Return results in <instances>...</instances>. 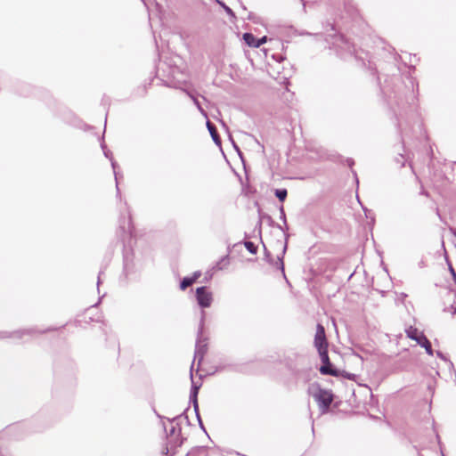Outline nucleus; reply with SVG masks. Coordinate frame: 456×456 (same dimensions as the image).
<instances>
[{"instance_id":"obj_1","label":"nucleus","mask_w":456,"mask_h":456,"mask_svg":"<svg viewBox=\"0 0 456 456\" xmlns=\"http://www.w3.org/2000/svg\"><path fill=\"white\" fill-rule=\"evenodd\" d=\"M314 346L318 350L322 366L320 368V372L324 375L338 376V371L334 369L330 362L328 355V342L325 335L324 327L321 324L317 325L316 333L314 336Z\"/></svg>"},{"instance_id":"obj_3","label":"nucleus","mask_w":456,"mask_h":456,"mask_svg":"<svg viewBox=\"0 0 456 456\" xmlns=\"http://www.w3.org/2000/svg\"><path fill=\"white\" fill-rule=\"evenodd\" d=\"M405 333L409 338L416 341L418 345L425 348L426 353L428 355L432 356L434 354L431 343L422 331L419 330L415 327L410 326L405 330Z\"/></svg>"},{"instance_id":"obj_10","label":"nucleus","mask_w":456,"mask_h":456,"mask_svg":"<svg viewBox=\"0 0 456 456\" xmlns=\"http://www.w3.org/2000/svg\"><path fill=\"white\" fill-rule=\"evenodd\" d=\"M287 194L288 192L286 189L275 190V195L281 201H284L286 200Z\"/></svg>"},{"instance_id":"obj_9","label":"nucleus","mask_w":456,"mask_h":456,"mask_svg":"<svg viewBox=\"0 0 456 456\" xmlns=\"http://www.w3.org/2000/svg\"><path fill=\"white\" fill-rule=\"evenodd\" d=\"M198 389H199V387H197L192 382V387H191V399L193 401L195 409L198 407V404H197Z\"/></svg>"},{"instance_id":"obj_14","label":"nucleus","mask_w":456,"mask_h":456,"mask_svg":"<svg viewBox=\"0 0 456 456\" xmlns=\"http://www.w3.org/2000/svg\"><path fill=\"white\" fill-rule=\"evenodd\" d=\"M197 452H198L199 456H206L209 451L204 447H201V448H199Z\"/></svg>"},{"instance_id":"obj_4","label":"nucleus","mask_w":456,"mask_h":456,"mask_svg":"<svg viewBox=\"0 0 456 456\" xmlns=\"http://www.w3.org/2000/svg\"><path fill=\"white\" fill-rule=\"evenodd\" d=\"M195 297L198 305L201 308H208L213 303V293L207 287H200L196 289Z\"/></svg>"},{"instance_id":"obj_23","label":"nucleus","mask_w":456,"mask_h":456,"mask_svg":"<svg viewBox=\"0 0 456 456\" xmlns=\"http://www.w3.org/2000/svg\"><path fill=\"white\" fill-rule=\"evenodd\" d=\"M175 427H172V428H171V434H175Z\"/></svg>"},{"instance_id":"obj_24","label":"nucleus","mask_w":456,"mask_h":456,"mask_svg":"<svg viewBox=\"0 0 456 456\" xmlns=\"http://www.w3.org/2000/svg\"><path fill=\"white\" fill-rule=\"evenodd\" d=\"M104 155H105L107 158H110V156H109V152H108V151H104Z\"/></svg>"},{"instance_id":"obj_13","label":"nucleus","mask_w":456,"mask_h":456,"mask_svg":"<svg viewBox=\"0 0 456 456\" xmlns=\"http://www.w3.org/2000/svg\"><path fill=\"white\" fill-rule=\"evenodd\" d=\"M228 265V259L226 257H224L221 259L219 263H217L216 268L218 270H222L224 266H226Z\"/></svg>"},{"instance_id":"obj_17","label":"nucleus","mask_w":456,"mask_h":456,"mask_svg":"<svg viewBox=\"0 0 456 456\" xmlns=\"http://www.w3.org/2000/svg\"><path fill=\"white\" fill-rule=\"evenodd\" d=\"M111 165H112V167L114 169L115 179H116V181H118V175H117V173H116V163L113 160H111Z\"/></svg>"},{"instance_id":"obj_2","label":"nucleus","mask_w":456,"mask_h":456,"mask_svg":"<svg viewBox=\"0 0 456 456\" xmlns=\"http://www.w3.org/2000/svg\"><path fill=\"white\" fill-rule=\"evenodd\" d=\"M309 394L317 402L322 413L327 412L333 401V395L330 390L323 389L317 384L309 387Z\"/></svg>"},{"instance_id":"obj_22","label":"nucleus","mask_w":456,"mask_h":456,"mask_svg":"<svg viewBox=\"0 0 456 456\" xmlns=\"http://www.w3.org/2000/svg\"><path fill=\"white\" fill-rule=\"evenodd\" d=\"M281 214L282 217L284 218L285 217V214H284L283 208H281Z\"/></svg>"},{"instance_id":"obj_15","label":"nucleus","mask_w":456,"mask_h":456,"mask_svg":"<svg viewBox=\"0 0 456 456\" xmlns=\"http://www.w3.org/2000/svg\"><path fill=\"white\" fill-rule=\"evenodd\" d=\"M266 41H267V37H263L257 39V44H259V46H260L263 44H265Z\"/></svg>"},{"instance_id":"obj_20","label":"nucleus","mask_w":456,"mask_h":456,"mask_svg":"<svg viewBox=\"0 0 456 456\" xmlns=\"http://www.w3.org/2000/svg\"><path fill=\"white\" fill-rule=\"evenodd\" d=\"M224 8H225V11L227 12V13H229V14L232 13V10L229 7L224 6Z\"/></svg>"},{"instance_id":"obj_5","label":"nucleus","mask_w":456,"mask_h":456,"mask_svg":"<svg viewBox=\"0 0 456 456\" xmlns=\"http://www.w3.org/2000/svg\"><path fill=\"white\" fill-rule=\"evenodd\" d=\"M243 39L248 46L259 47V44H257V38H256L251 33H245L243 35Z\"/></svg>"},{"instance_id":"obj_7","label":"nucleus","mask_w":456,"mask_h":456,"mask_svg":"<svg viewBox=\"0 0 456 456\" xmlns=\"http://www.w3.org/2000/svg\"><path fill=\"white\" fill-rule=\"evenodd\" d=\"M207 127L212 136V139L214 140V142L216 143H220V140H219V137L217 135V133H216V127L213 124H211L209 121L207 122Z\"/></svg>"},{"instance_id":"obj_11","label":"nucleus","mask_w":456,"mask_h":456,"mask_svg":"<svg viewBox=\"0 0 456 456\" xmlns=\"http://www.w3.org/2000/svg\"><path fill=\"white\" fill-rule=\"evenodd\" d=\"M189 96L192 99L194 104L197 106L198 110L200 111V113L207 118V113L206 111L201 108L199 101L191 94H188Z\"/></svg>"},{"instance_id":"obj_12","label":"nucleus","mask_w":456,"mask_h":456,"mask_svg":"<svg viewBox=\"0 0 456 456\" xmlns=\"http://www.w3.org/2000/svg\"><path fill=\"white\" fill-rule=\"evenodd\" d=\"M245 247L252 254H255L256 253V247L255 246V244L251 241H246L245 242Z\"/></svg>"},{"instance_id":"obj_19","label":"nucleus","mask_w":456,"mask_h":456,"mask_svg":"<svg viewBox=\"0 0 456 456\" xmlns=\"http://www.w3.org/2000/svg\"><path fill=\"white\" fill-rule=\"evenodd\" d=\"M205 312L204 311H201V317H200V327H202L203 325V322H204V319H205Z\"/></svg>"},{"instance_id":"obj_16","label":"nucleus","mask_w":456,"mask_h":456,"mask_svg":"<svg viewBox=\"0 0 456 456\" xmlns=\"http://www.w3.org/2000/svg\"><path fill=\"white\" fill-rule=\"evenodd\" d=\"M200 272H195L192 275V277H191V279H194V281L200 276Z\"/></svg>"},{"instance_id":"obj_8","label":"nucleus","mask_w":456,"mask_h":456,"mask_svg":"<svg viewBox=\"0 0 456 456\" xmlns=\"http://www.w3.org/2000/svg\"><path fill=\"white\" fill-rule=\"evenodd\" d=\"M193 282H194V279H191V277H185L183 279V281L180 283V289L182 290H184L189 286H191Z\"/></svg>"},{"instance_id":"obj_6","label":"nucleus","mask_w":456,"mask_h":456,"mask_svg":"<svg viewBox=\"0 0 456 456\" xmlns=\"http://www.w3.org/2000/svg\"><path fill=\"white\" fill-rule=\"evenodd\" d=\"M206 351V344H202L201 341H199L196 345V350H195V356L194 358H199V361L200 362L203 358L204 353Z\"/></svg>"},{"instance_id":"obj_21","label":"nucleus","mask_w":456,"mask_h":456,"mask_svg":"<svg viewBox=\"0 0 456 456\" xmlns=\"http://www.w3.org/2000/svg\"><path fill=\"white\" fill-rule=\"evenodd\" d=\"M281 272L284 273V265H283V263L281 260Z\"/></svg>"},{"instance_id":"obj_18","label":"nucleus","mask_w":456,"mask_h":456,"mask_svg":"<svg viewBox=\"0 0 456 456\" xmlns=\"http://www.w3.org/2000/svg\"><path fill=\"white\" fill-rule=\"evenodd\" d=\"M436 355H437L440 359H442V360H444V361H446V357H445V356H444V355L440 351H437V352H436Z\"/></svg>"}]
</instances>
